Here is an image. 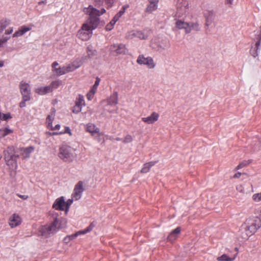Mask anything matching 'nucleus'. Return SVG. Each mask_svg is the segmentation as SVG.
<instances>
[{"label":"nucleus","instance_id":"9b49d317","mask_svg":"<svg viewBox=\"0 0 261 261\" xmlns=\"http://www.w3.org/2000/svg\"><path fill=\"white\" fill-rule=\"evenodd\" d=\"M159 113L153 112H152L150 116L142 118V120L144 123L148 124H152L156 122L159 118Z\"/></svg>","mask_w":261,"mask_h":261},{"label":"nucleus","instance_id":"bf43d9fd","mask_svg":"<svg viewBox=\"0 0 261 261\" xmlns=\"http://www.w3.org/2000/svg\"><path fill=\"white\" fill-rule=\"evenodd\" d=\"M27 101L28 100H24V99H22V100L19 103V107L20 108H23L25 107V102Z\"/></svg>","mask_w":261,"mask_h":261},{"label":"nucleus","instance_id":"79ce46f5","mask_svg":"<svg viewBox=\"0 0 261 261\" xmlns=\"http://www.w3.org/2000/svg\"><path fill=\"white\" fill-rule=\"evenodd\" d=\"M133 138L130 135H126L124 138L122 140V142L123 143H129L133 141Z\"/></svg>","mask_w":261,"mask_h":261},{"label":"nucleus","instance_id":"dca6fc26","mask_svg":"<svg viewBox=\"0 0 261 261\" xmlns=\"http://www.w3.org/2000/svg\"><path fill=\"white\" fill-rule=\"evenodd\" d=\"M246 221L248 222V224L253 226L256 230L261 226V220L260 218L257 217L250 218Z\"/></svg>","mask_w":261,"mask_h":261},{"label":"nucleus","instance_id":"1a4fd4ad","mask_svg":"<svg viewBox=\"0 0 261 261\" xmlns=\"http://www.w3.org/2000/svg\"><path fill=\"white\" fill-rule=\"evenodd\" d=\"M110 50L112 52L115 53L116 55L125 54L127 51L125 45L122 44L112 45L110 47Z\"/></svg>","mask_w":261,"mask_h":261},{"label":"nucleus","instance_id":"5fc2aeb1","mask_svg":"<svg viewBox=\"0 0 261 261\" xmlns=\"http://www.w3.org/2000/svg\"><path fill=\"white\" fill-rule=\"evenodd\" d=\"M236 189L237 191L241 193H244V189L242 185H239L237 186Z\"/></svg>","mask_w":261,"mask_h":261},{"label":"nucleus","instance_id":"412c9836","mask_svg":"<svg viewBox=\"0 0 261 261\" xmlns=\"http://www.w3.org/2000/svg\"><path fill=\"white\" fill-rule=\"evenodd\" d=\"M240 236L243 239H247L250 236L252 235L251 231L246 228L244 223L240 229Z\"/></svg>","mask_w":261,"mask_h":261},{"label":"nucleus","instance_id":"a19ab883","mask_svg":"<svg viewBox=\"0 0 261 261\" xmlns=\"http://www.w3.org/2000/svg\"><path fill=\"white\" fill-rule=\"evenodd\" d=\"M71 64H72L74 69H76L77 68L81 67V66L82 65V62L80 59H77L71 62Z\"/></svg>","mask_w":261,"mask_h":261},{"label":"nucleus","instance_id":"49530a36","mask_svg":"<svg viewBox=\"0 0 261 261\" xmlns=\"http://www.w3.org/2000/svg\"><path fill=\"white\" fill-rule=\"evenodd\" d=\"M252 199L256 202L261 201V193H256L253 195Z\"/></svg>","mask_w":261,"mask_h":261},{"label":"nucleus","instance_id":"f704fd0d","mask_svg":"<svg viewBox=\"0 0 261 261\" xmlns=\"http://www.w3.org/2000/svg\"><path fill=\"white\" fill-rule=\"evenodd\" d=\"M251 163V160H244L241 163L236 167L235 170H238L243 167L248 166Z\"/></svg>","mask_w":261,"mask_h":261},{"label":"nucleus","instance_id":"2f4dec72","mask_svg":"<svg viewBox=\"0 0 261 261\" xmlns=\"http://www.w3.org/2000/svg\"><path fill=\"white\" fill-rule=\"evenodd\" d=\"M12 133L13 130L12 129L7 127L0 129V139Z\"/></svg>","mask_w":261,"mask_h":261},{"label":"nucleus","instance_id":"774afa93","mask_svg":"<svg viewBox=\"0 0 261 261\" xmlns=\"http://www.w3.org/2000/svg\"><path fill=\"white\" fill-rule=\"evenodd\" d=\"M43 3H44V2H43V1H41V2H40L39 3V4H40H40H43Z\"/></svg>","mask_w":261,"mask_h":261},{"label":"nucleus","instance_id":"4468645a","mask_svg":"<svg viewBox=\"0 0 261 261\" xmlns=\"http://www.w3.org/2000/svg\"><path fill=\"white\" fill-rule=\"evenodd\" d=\"M148 4L145 8V12L151 13L158 8L159 0H148Z\"/></svg>","mask_w":261,"mask_h":261},{"label":"nucleus","instance_id":"8fccbe9b","mask_svg":"<svg viewBox=\"0 0 261 261\" xmlns=\"http://www.w3.org/2000/svg\"><path fill=\"white\" fill-rule=\"evenodd\" d=\"M135 35L141 39H145L147 38L142 32H137Z\"/></svg>","mask_w":261,"mask_h":261},{"label":"nucleus","instance_id":"20e7f679","mask_svg":"<svg viewBox=\"0 0 261 261\" xmlns=\"http://www.w3.org/2000/svg\"><path fill=\"white\" fill-rule=\"evenodd\" d=\"M96 28V25H94L88 22H86L82 24L81 29L77 31L76 36L82 41H87L91 38L93 34V30Z\"/></svg>","mask_w":261,"mask_h":261},{"label":"nucleus","instance_id":"c03bdc74","mask_svg":"<svg viewBox=\"0 0 261 261\" xmlns=\"http://www.w3.org/2000/svg\"><path fill=\"white\" fill-rule=\"evenodd\" d=\"M244 224L245 225L246 228H247V229H248L249 231H251L252 234L255 233V231H256L253 227V226L248 224V222H247L246 221L244 223Z\"/></svg>","mask_w":261,"mask_h":261},{"label":"nucleus","instance_id":"4be33fe9","mask_svg":"<svg viewBox=\"0 0 261 261\" xmlns=\"http://www.w3.org/2000/svg\"><path fill=\"white\" fill-rule=\"evenodd\" d=\"M180 228L177 227L176 228L172 230L168 236L167 239L169 241L173 242L175 241L178 237V234L180 232Z\"/></svg>","mask_w":261,"mask_h":261},{"label":"nucleus","instance_id":"a18cd8bd","mask_svg":"<svg viewBox=\"0 0 261 261\" xmlns=\"http://www.w3.org/2000/svg\"><path fill=\"white\" fill-rule=\"evenodd\" d=\"M208 15H207V14H205V17L206 19V24L208 25V22H209V20H211V19L214 17V13L213 11H210L208 12Z\"/></svg>","mask_w":261,"mask_h":261},{"label":"nucleus","instance_id":"7ed1b4c3","mask_svg":"<svg viewBox=\"0 0 261 261\" xmlns=\"http://www.w3.org/2000/svg\"><path fill=\"white\" fill-rule=\"evenodd\" d=\"M84 12L89 15V19L88 22L97 27L99 21L98 17L106 13V11L104 8L98 10L93 6H89L88 8H84Z\"/></svg>","mask_w":261,"mask_h":261},{"label":"nucleus","instance_id":"a878e982","mask_svg":"<svg viewBox=\"0 0 261 261\" xmlns=\"http://www.w3.org/2000/svg\"><path fill=\"white\" fill-rule=\"evenodd\" d=\"M107 102L109 105H116L118 103L117 92H115L112 95H111L110 97L109 98H108Z\"/></svg>","mask_w":261,"mask_h":261},{"label":"nucleus","instance_id":"f8f14e48","mask_svg":"<svg viewBox=\"0 0 261 261\" xmlns=\"http://www.w3.org/2000/svg\"><path fill=\"white\" fill-rule=\"evenodd\" d=\"M34 25L33 24H29V25H22L18 28V30L15 32L13 34V38L18 37L23 35L25 33L30 31Z\"/></svg>","mask_w":261,"mask_h":261},{"label":"nucleus","instance_id":"13d9d810","mask_svg":"<svg viewBox=\"0 0 261 261\" xmlns=\"http://www.w3.org/2000/svg\"><path fill=\"white\" fill-rule=\"evenodd\" d=\"M242 175V173L240 172H237L232 177V178H239Z\"/></svg>","mask_w":261,"mask_h":261},{"label":"nucleus","instance_id":"58836bf2","mask_svg":"<svg viewBox=\"0 0 261 261\" xmlns=\"http://www.w3.org/2000/svg\"><path fill=\"white\" fill-rule=\"evenodd\" d=\"M65 67V74L70 72L73 71L75 69L73 67L72 64L71 63L64 66Z\"/></svg>","mask_w":261,"mask_h":261},{"label":"nucleus","instance_id":"4d7b16f0","mask_svg":"<svg viewBox=\"0 0 261 261\" xmlns=\"http://www.w3.org/2000/svg\"><path fill=\"white\" fill-rule=\"evenodd\" d=\"M99 83H100V79L98 78V77H97L96 80V81H95L94 85L93 86V87H94L95 89H97V87L98 86V85L99 84Z\"/></svg>","mask_w":261,"mask_h":261},{"label":"nucleus","instance_id":"3c124183","mask_svg":"<svg viewBox=\"0 0 261 261\" xmlns=\"http://www.w3.org/2000/svg\"><path fill=\"white\" fill-rule=\"evenodd\" d=\"M72 236L73 234L65 237L64 239V241L65 242V243H68L71 240H72L75 238V237H72Z\"/></svg>","mask_w":261,"mask_h":261},{"label":"nucleus","instance_id":"0e129e2a","mask_svg":"<svg viewBox=\"0 0 261 261\" xmlns=\"http://www.w3.org/2000/svg\"><path fill=\"white\" fill-rule=\"evenodd\" d=\"M96 90H97V89H95L94 87L93 86L92 89L90 90V92H93V94H95V93L96 91Z\"/></svg>","mask_w":261,"mask_h":261},{"label":"nucleus","instance_id":"c9c22d12","mask_svg":"<svg viewBox=\"0 0 261 261\" xmlns=\"http://www.w3.org/2000/svg\"><path fill=\"white\" fill-rule=\"evenodd\" d=\"M75 103L77 105H79V106L81 107L82 108L83 107V106H84L85 105V102L84 96L81 95H79L76 98Z\"/></svg>","mask_w":261,"mask_h":261},{"label":"nucleus","instance_id":"de8ad7c7","mask_svg":"<svg viewBox=\"0 0 261 261\" xmlns=\"http://www.w3.org/2000/svg\"><path fill=\"white\" fill-rule=\"evenodd\" d=\"M12 116L10 113L2 114V116L0 120L7 121V120L11 119Z\"/></svg>","mask_w":261,"mask_h":261},{"label":"nucleus","instance_id":"37998d69","mask_svg":"<svg viewBox=\"0 0 261 261\" xmlns=\"http://www.w3.org/2000/svg\"><path fill=\"white\" fill-rule=\"evenodd\" d=\"M74 199H69L67 201H65V213H67L69 210V208L73 202Z\"/></svg>","mask_w":261,"mask_h":261},{"label":"nucleus","instance_id":"39448f33","mask_svg":"<svg viewBox=\"0 0 261 261\" xmlns=\"http://www.w3.org/2000/svg\"><path fill=\"white\" fill-rule=\"evenodd\" d=\"M58 156L65 162H71L75 158V150L67 145H62L59 148Z\"/></svg>","mask_w":261,"mask_h":261},{"label":"nucleus","instance_id":"5701e85b","mask_svg":"<svg viewBox=\"0 0 261 261\" xmlns=\"http://www.w3.org/2000/svg\"><path fill=\"white\" fill-rule=\"evenodd\" d=\"M35 92L38 94L41 95H45L47 93L51 92V89L48 86L38 87L35 89Z\"/></svg>","mask_w":261,"mask_h":261},{"label":"nucleus","instance_id":"c756f323","mask_svg":"<svg viewBox=\"0 0 261 261\" xmlns=\"http://www.w3.org/2000/svg\"><path fill=\"white\" fill-rule=\"evenodd\" d=\"M64 134H68L70 136H71L72 135V132L71 131V129H70L69 127L66 126L65 127V130L63 132H54V133H49V135L50 136L53 135H62Z\"/></svg>","mask_w":261,"mask_h":261},{"label":"nucleus","instance_id":"6ab92c4d","mask_svg":"<svg viewBox=\"0 0 261 261\" xmlns=\"http://www.w3.org/2000/svg\"><path fill=\"white\" fill-rule=\"evenodd\" d=\"M176 27L178 29H184L186 33L187 34L191 32V29L189 28V23L185 22L182 20H177L176 22Z\"/></svg>","mask_w":261,"mask_h":261},{"label":"nucleus","instance_id":"bb28decb","mask_svg":"<svg viewBox=\"0 0 261 261\" xmlns=\"http://www.w3.org/2000/svg\"><path fill=\"white\" fill-rule=\"evenodd\" d=\"M260 44V42L259 40L257 41L255 43V46L254 47H252L250 50L251 55L254 58H256L258 56V50L259 49Z\"/></svg>","mask_w":261,"mask_h":261},{"label":"nucleus","instance_id":"864d4df0","mask_svg":"<svg viewBox=\"0 0 261 261\" xmlns=\"http://www.w3.org/2000/svg\"><path fill=\"white\" fill-rule=\"evenodd\" d=\"M94 94H93V92H89L87 94V98L89 100H92V99L93 98Z\"/></svg>","mask_w":261,"mask_h":261},{"label":"nucleus","instance_id":"473e14b6","mask_svg":"<svg viewBox=\"0 0 261 261\" xmlns=\"http://www.w3.org/2000/svg\"><path fill=\"white\" fill-rule=\"evenodd\" d=\"M92 227H91V225H90L86 229H85L83 230L78 231L76 232H75V233L73 234L72 237L76 238L79 235L86 234L87 232L91 231L92 230Z\"/></svg>","mask_w":261,"mask_h":261},{"label":"nucleus","instance_id":"a211bd4d","mask_svg":"<svg viewBox=\"0 0 261 261\" xmlns=\"http://www.w3.org/2000/svg\"><path fill=\"white\" fill-rule=\"evenodd\" d=\"M59 65L57 62H54L51 65L52 71L57 75H62L65 74V67H57Z\"/></svg>","mask_w":261,"mask_h":261},{"label":"nucleus","instance_id":"09e8293b","mask_svg":"<svg viewBox=\"0 0 261 261\" xmlns=\"http://www.w3.org/2000/svg\"><path fill=\"white\" fill-rule=\"evenodd\" d=\"M82 108L76 104L73 107L72 112L74 113H79L82 111Z\"/></svg>","mask_w":261,"mask_h":261},{"label":"nucleus","instance_id":"423d86ee","mask_svg":"<svg viewBox=\"0 0 261 261\" xmlns=\"http://www.w3.org/2000/svg\"><path fill=\"white\" fill-rule=\"evenodd\" d=\"M19 88L23 99L24 100H30L31 99L30 85L28 83L22 81L20 83Z\"/></svg>","mask_w":261,"mask_h":261},{"label":"nucleus","instance_id":"ea45409f","mask_svg":"<svg viewBox=\"0 0 261 261\" xmlns=\"http://www.w3.org/2000/svg\"><path fill=\"white\" fill-rule=\"evenodd\" d=\"M189 28L191 29V31L192 30H194L196 31H198L199 30V24L198 22H194L189 23Z\"/></svg>","mask_w":261,"mask_h":261},{"label":"nucleus","instance_id":"f257e3e1","mask_svg":"<svg viewBox=\"0 0 261 261\" xmlns=\"http://www.w3.org/2000/svg\"><path fill=\"white\" fill-rule=\"evenodd\" d=\"M10 24L11 20L9 19L4 18L0 20V35L5 31L4 34L0 38V48L10 39L11 35L13 32V27H9Z\"/></svg>","mask_w":261,"mask_h":261},{"label":"nucleus","instance_id":"c85d7f7f","mask_svg":"<svg viewBox=\"0 0 261 261\" xmlns=\"http://www.w3.org/2000/svg\"><path fill=\"white\" fill-rule=\"evenodd\" d=\"M237 256V254L234 255L232 257H229L227 254H224L221 256L217 257L218 261H233Z\"/></svg>","mask_w":261,"mask_h":261},{"label":"nucleus","instance_id":"ddd939ff","mask_svg":"<svg viewBox=\"0 0 261 261\" xmlns=\"http://www.w3.org/2000/svg\"><path fill=\"white\" fill-rule=\"evenodd\" d=\"M65 203V198L63 196H61L56 199L53 204V208L56 210L64 211Z\"/></svg>","mask_w":261,"mask_h":261},{"label":"nucleus","instance_id":"0eeeda50","mask_svg":"<svg viewBox=\"0 0 261 261\" xmlns=\"http://www.w3.org/2000/svg\"><path fill=\"white\" fill-rule=\"evenodd\" d=\"M137 62L140 65L143 64L147 66L149 69L153 68L155 64L154 63L152 58L148 57L145 58L144 55H139L137 60Z\"/></svg>","mask_w":261,"mask_h":261},{"label":"nucleus","instance_id":"680f3d73","mask_svg":"<svg viewBox=\"0 0 261 261\" xmlns=\"http://www.w3.org/2000/svg\"><path fill=\"white\" fill-rule=\"evenodd\" d=\"M128 7V5H124V6H123L121 8V10H121L122 12H123V13H125V10H126V9H127Z\"/></svg>","mask_w":261,"mask_h":261},{"label":"nucleus","instance_id":"2eb2a0df","mask_svg":"<svg viewBox=\"0 0 261 261\" xmlns=\"http://www.w3.org/2000/svg\"><path fill=\"white\" fill-rule=\"evenodd\" d=\"M21 219L19 215L13 214L9 218V225L11 228L15 227L21 224Z\"/></svg>","mask_w":261,"mask_h":261},{"label":"nucleus","instance_id":"aec40b11","mask_svg":"<svg viewBox=\"0 0 261 261\" xmlns=\"http://www.w3.org/2000/svg\"><path fill=\"white\" fill-rule=\"evenodd\" d=\"M34 150V148L32 146H29L26 148H21L19 149L20 155L22 159H26L30 156L31 152Z\"/></svg>","mask_w":261,"mask_h":261},{"label":"nucleus","instance_id":"cd10ccee","mask_svg":"<svg viewBox=\"0 0 261 261\" xmlns=\"http://www.w3.org/2000/svg\"><path fill=\"white\" fill-rule=\"evenodd\" d=\"M97 4L102 3L103 2L105 3L107 9L111 8L116 2V0H95Z\"/></svg>","mask_w":261,"mask_h":261},{"label":"nucleus","instance_id":"69168bd1","mask_svg":"<svg viewBox=\"0 0 261 261\" xmlns=\"http://www.w3.org/2000/svg\"><path fill=\"white\" fill-rule=\"evenodd\" d=\"M4 65V62L2 60H0V67H3Z\"/></svg>","mask_w":261,"mask_h":261},{"label":"nucleus","instance_id":"9d476101","mask_svg":"<svg viewBox=\"0 0 261 261\" xmlns=\"http://www.w3.org/2000/svg\"><path fill=\"white\" fill-rule=\"evenodd\" d=\"M85 128L87 132L91 134L93 136L94 134H97L98 136H100L102 134L100 132L99 129L96 125L92 123H88L85 125Z\"/></svg>","mask_w":261,"mask_h":261},{"label":"nucleus","instance_id":"603ef678","mask_svg":"<svg viewBox=\"0 0 261 261\" xmlns=\"http://www.w3.org/2000/svg\"><path fill=\"white\" fill-rule=\"evenodd\" d=\"M124 14L123 12L120 10L114 16L115 19H117L118 20L119 18Z\"/></svg>","mask_w":261,"mask_h":261},{"label":"nucleus","instance_id":"72a5a7b5","mask_svg":"<svg viewBox=\"0 0 261 261\" xmlns=\"http://www.w3.org/2000/svg\"><path fill=\"white\" fill-rule=\"evenodd\" d=\"M62 84V81L60 80H56L53 81L48 86L51 89V92H52L54 89H57L59 87V86Z\"/></svg>","mask_w":261,"mask_h":261},{"label":"nucleus","instance_id":"4c0bfd02","mask_svg":"<svg viewBox=\"0 0 261 261\" xmlns=\"http://www.w3.org/2000/svg\"><path fill=\"white\" fill-rule=\"evenodd\" d=\"M54 116L55 114H52L51 115H49L47 116L46 118V123L48 128L51 126L53 121L54 119Z\"/></svg>","mask_w":261,"mask_h":261},{"label":"nucleus","instance_id":"b1692460","mask_svg":"<svg viewBox=\"0 0 261 261\" xmlns=\"http://www.w3.org/2000/svg\"><path fill=\"white\" fill-rule=\"evenodd\" d=\"M158 161H151L143 164L140 172L142 173H146L150 171V168L153 166Z\"/></svg>","mask_w":261,"mask_h":261},{"label":"nucleus","instance_id":"f3484780","mask_svg":"<svg viewBox=\"0 0 261 261\" xmlns=\"http://www.w3.org/2000/svg\"><path fill=\"white\" fill-rule=\"evenodd\" d=\"M4 159H14L19 157L18 155L15 154V149L13 146L8 147L6 150L4 151Z\"/></svg>","mask_w":261,"mask_h":261},{"label":"nucleus","instance_id":"393cba45","mask_svg":"<svg viewBox=\"0 0 261 261\" xmlns=\"http://www.w3.org/2000/svg\"><path fill=\"white\" fill-rule=\"evenodd\" d=\"M16 159L17 158L5 159L7 165L9 167L10 169L12 170H15L17 167Z\"/></svg>","mask_w":261,"mask_h":261},{"label":"nucleus","instance_id":"6e6552de","mask_svg":"<svg viewBox=\"0 0 261 261\" xmlns=\"http://www.w3.org/2000/svg\"><path fill=\"white\" fill-rule=\"evenodd\" d=\"M83 191V182L82 181H80L74 187L73 192L72 194V198L74 199V200H79L81 198Z\"/></svg>","mask_w":261,"mask_h":261},{"label":"nucleus","instance_id":"e2e57ef3","mask_svg":"<svg viewBox=\"0 0 261 261\" xmlns=\"http://www.w3.org/2000/svg\"><path fill=\"white\" fill-rule=\"evenodd\" d=\"M233 1V0H225V2L226 4H228L230 6H231L232 4Z\"/></svg>","mask_w":261,"mask_h":261},{"label":"nucleus","instance_id":"7c9ffc66","mask_svg":"<svg viewBox=\"0 0 261 261\" xmlns=\"http://www.w3.org/2000/svg\"><path fill=\"white\" fill-rule=\"evenodd\" d=\"M87 56L89 58H93L97 55V51L95 49H93L92 47L89 46L87 47L86 49Z\"/></svg>","mask_w":261,"mask_h":261},{"label":"nucleus","instance_id":"6e6d98bb","mask_svg":"<svg viewBox=\"0 0 261 261\" xmlns=\"http://www.w3.org/2000/svg\"><path fill=\"white\" fill-rule=\"evenodd\" d=\"M60 127H61V126L60 124H57L54 127L53 126V125H52L51 126H50L49 128L52 130H59Z\"/></svg>","mask_w":261,"mask_h":261},{"label":"nucleus","instance_id":"338daca9","mask_svg":"<svg viewBox=\"0 0 261 261\" xmlns=\"http://www.w3.org/2000/svg\"><path fill=\"white\" fill-rule=\"evenodd\" d=\"M122 140L123 139H121L120 138H118V137H117V138H116L115 139V140L117 141H122Z\"/></svg>","mask_w":261,"mask_h":261},{"label":"nucleus","instance_id":"f03ea898","mask_svg":"<svg viewBox=\"0 0 261 261\" xmlns=\"http://www.w3.org/2000/svg\"><path fill=\"white\" fill-rule=\"evenodd\" d=\"M50 215L55 217L53 222L49 225H45L42 226L39 228V232L41 236L47 237L51 233H54L57 232L60 228L58 219V214L55 212H50Z\"/></svg>","mask_w":261,"mask_h":261},{"label":"nucleus","instance_id":"e433bc0d","mask_svg":"<svg viewBox=\"0 0 261 261\" xmlns=\"http://www.w3.org/2000/svg\"><path fill=\"white\" fill-rule=\"evenodd\" d=\"M118 21L117 19H115V18L114 17L113 19L108 23L106 27V29L107 31H111L114 27V25L116 23V22Z\"/></svg>","mask_w":261,"mask_h":261},{"label":"nucleus","instance_id":"052dcab7","mask_svg":"<svg viewBox=\"0 0 261 261\" xmlns=\"http://www.w3.org/2000/svg\"><path fill=\"white\" fill-rule=\"evenodd\" d=\"M18 197H19L20 198H21V199H22L23 200H26L29 198V196L28 195H21L18 194Z\"/></svg>","mask_w":261,"mask_h":261}]
</instances>
